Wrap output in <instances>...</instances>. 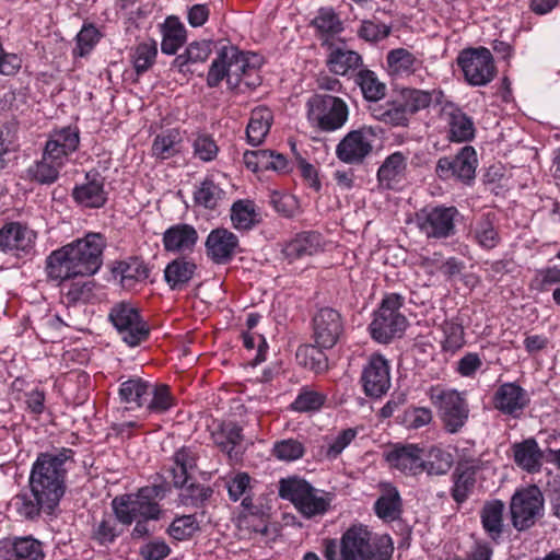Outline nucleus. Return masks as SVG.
I'll return each mask as SVG.
<instances>
[{"instance_id":"f8f14e48","label":"nucleus","mask_w":560,"mask_h":560,"mask_svg":"<svg viewBox=\"0 0 560 560\" xmlns=\"http://www.w3.org/2000/svg\"><path fill=\"white\" fill-rule=\"evenodd\" d=\"M458 215L454 206L425 207L416 214V224L428 240H446L456 234Z\"/></svg>"},{"instance_id":"4468645a","label":"nucleus","mask_w":560,"mask_h":560,"mask_svg":"<svg viewBox=\"0 0 560 560\" xmlns=\"http://www.w3.org/2000/svg\"><path fill=\"white\" fill-rule=\"evenodd\" d=\"M456 61L465 80L474 86L487 85L497 74L493 56L486 47L463 49Z\"/></svg>"},{"instance_id":"a19ab883","label":"nucleus","mask_w":560,"mask_h":560,"mask_svg":"<svg viewBox=\"0 0 560 560\" xmlns=\"http://www.w3.org/2000/svg\"><path fill=\"white\" fill-rule=\"evenodd\" d=\"M161 50L165 55H175L186 42L185 26L175 16H168L162 25Z\"/></svg>"},{"instance_id":"f704fd0d","label":"nucleus","mask_w":560,"mask_h":560,"mask_svg":"<svg viewBox=\"0 0 560 560\" xmlns=\"http://www.w3.org/2000/svg\"><path fill=\"white\" fill-rule=\"evenodd\" d=\"M88 182L78 185L72 190L74 201L86 208H101L105 205L107 197L104 190V184L101 179L86 175Z\"/></svg>"},{"instance_id":"4be33fe9","label":"nucleus","mask_w":560,"mask_h":560,"mask_svg":"<svg viewBox=\"0 0 560 560\" xmlns=\"http://www.w3.org/2000/svg\"><path fill=\"white\" fill-rule=\"evenodd\" d=\"M9 506L16 515L26 521H36L42 513L51 515L57 508L54 502L36 494L34 489H30V491L24 490L15 494L11 499Z\"/></svg>"},{"instance_id":"f257e3e1","label":"nucleus","mask_w":560,"mask_h":560,"mask_svg":"<svg viewBox=\"0 0 560 560\" xmlns=\"http://www.w3.org/2000/svg\"><path fill=\"white\" fill-rule=\"evenodd\" d=\"M105 247L104 235L91 232L52 250L45 261L48 279L62 282L95 275L103 265Z\"/></svg>"},{"instance_id":"2eb2a0df","label":"nucleus","mask_w":560,"mask_h":560,"mask_svg":"<svg viewBox=\"0 0 560 560\" xmlns=\"http://www.w3.org/2000/svg\"><path fill=\"white\" fill-rule=\"evenodd\" d=\"M37 233L26 224L12 221L0 229V250L16 258L35 255Z\"/></svg>"},{"instance_id":"4d7b16f0","label":"nucleus","mask_w":560,"mask_h":560,"mask_svg":"<svg viewBox=\"0 0 560 560\" xmlns=\"http://www.w3.org/2000/svg\"><path fill=\"white\" fill-rule=\"evenodd\" d=\"M12 551L18 560H42L44 558L42 542L31 536L15 538Z\"/></svg>"},{"instance_id":"a878e982","label":"nucleus","mask_w":560,"mask_h":560,"mask_svg":"<svg viewBox=\"0 0 560 560\" xmlns=\"http://www.w3.org/2000/svg\"><path fill=\"white\" fill-rule=\"evenodd\" d=\"M514 463L523 470L534 474L541 469L546 453L534 438L525 439L512 445Z\"/></svg>"},{"instance_id":"f3484780","label":"nucleus","mask_w":560,"mask_h":560,"mask_svg":"<svg viewBox=\"0 0 560 560\" xmlns=\"http://www.w3.org/2000/svg\"><path fill=\"white\" fill-rule=\"evenodd\" d=\"M477 164L475 149L466 145L453 156L440 158L435 166V174L443 180L457 179L468 183L475 178Z\"/></svg>"},{"instance_id":"1a4fd4ad","label":"nucleus","mask_w":560,"mask_h":560,"mask_svg":"<svg viewBox=\"0 0 560 560\" xmlns=\"http://www.w3.org/2000/svg\"><path fill=\"white\" fill-rule=\"evenodd\" d=\"M428 394L444 429L452 434L459 432L469 418V406L465 396L455 389L440 386H432Z\"/></svg>"},{"instance_id":"c03bdc74","label":"nucleus","mask_w":560,"mask_h":560,"mask_svg":"<svg viewBox=\"0 0 560 560\" xmlns=\"http://www.w3.org/2000/svg\"><path fill=\"white\" fill-rule=\"evenodd\" d=\"M114 272L120 276V283L124 288L130 289L137 282L143 281L149 277L150 270L139 258H129L119 261Z\"/></svg>"},{"instance_id":"2f4dec72","label":"nucleus","mask_w":560,"mask_h":560,"mask_svg":"<svg viewBox=\"0 0 560 560\" xmlns=\"http://www.w3.org/2000/svg\"><path fill=\"white\" fill-rule=\"evenodd\" d=\"M469 235L481 248L487 250L494 248L501 241L495 226V214L483 213L476 219L470 225Z\"/></svg>"},{"instance_id":"09e8293b","label":"nucleus","mask_w":560,"mask_h":560,"mask_svg":"<svg viewBox=\"0 0 560 560\" xmlns=\"http://www.w3.org/2000/svg\"><path fill=\"white\" fill-rule=\"evenodd\" d=\"M63 166L43 152L42 159L31 165L27 173L32 180L42 185H50L58 179Z\"/></svg>"},{"instance_id":"7c9ffc66","label":"nucleus","mask_w":560,"mask_h":560,"mask_svg":"<svg viewBox=\"0 0 560 560\" xmlns=\"http://www.w3.org/2000/svg\"><path fill=\"white\" fill-rule=\"evenodd\" d=\"M174 465L168 469L172 482L176 488H184L190 475L197 468L198 455L194 448L183 446L173 456Z\"/></svg>"},{"instance_id":"c85d7f7f","label":"nucleus","mask_w":560,"mask_h":560,"mask_svg":"<svg viewBox=\"0 0 560 560\" xmlns=\"http://www.w3.org/2000/svg\"><path fill=\"white\" fill-rule=\"evenodd\" d=\"M324 240L320 233L307 231L296 234L283 248V254L289 259H300L313 256L323 250Z\"/></svg>"},{"instance_id":"20e7f679","label":"nucleus","mask_w":560,"mask_h":560,"mask_svg":"<svg viewBox=\"0 0 560 560\" xmlns=\"http://www.w3.org/2000/svg\"><path fill=\"white\" fill-rule=\"evenodd\" d=\"M118 397L125 405L124 411L144 408L149 415H160L175 406V397L166 384H152L138 376L120 384Z\"/></svg>"},{"instance_id":"5fc2aeb1","label":"nucleus","mask_w":560,"mask_h":560,"mask_svg":"<svg viewBox=\"0 0 560 560\" xmlns=\"http://www.w3.org/2000/svg\"><path fill=\"white\" fill-rule=\"evenodd\" d=\"M223 190L212 178H205L194 192L196 205L206 209H214L223 196Z\"/></svg>"},{"instance_id":"c9c22d12","label":"nucleus","mask_w":560,"mask_h":560,"mask_svg":"<svg viewBox=\"0 0 560 560\" xmlns=\"http://www.w3.org/2000/svg\"><path fill=\"white\" fill-rule=\"evenodd\" d=\"M312 25L316 28L324 47L329 46L330 39L343 31L342 21L335 10L329 7L320 8L317 11Z\"/></svg>"},{"instance_id":"423d86ee","label":"nucleus","mask_w":560,"mask_h":560,"mask_svg":"<svg viewBox=\"0 0 560 560\" xmlns=\"http://www.w3.org/2000/svg\"><path fill=\"white\" fill-rule=\"evenodd\" d=\"M278 493L281 499L292 502L295 509L307 518L324 515L331 502L330 493L314 488L298 476L280 479Z\"/></svg>"},{"instance_id":"e433bc0d","label":"nucleus","mask_w":560,"mask_h":560,"mask_svg":"<svg viewBox=\"0 0 560 560\" xmlns=\"http://www.w3.org/2000/svg\"><path fill=\"white\" fill-rule=\"evenodd\" d=\"M197 266L192 260L176 258L167 264L164 279L172 290H183L194 278Z\"/></svg>"},{"instance_id":"37998d69","label":"nucleus","mask_w":560,"mask_h":560,"mask_svg":"<svg viewBox=\"0 0 560 560\" xmlns=\"http://www.w3.org/2000/svg\"><path fill=\"white\" fill-rule=\"evenodd\" d=\"M387 63L392 73L399 77L413 74L422 67V61L404 48L390 50L387 55Z\"/></svg>"},{"instance_id":"79ce46f5","label":"nucleus","mask_w":560,"mask_h":560,"mask_svg":"<svg viewBox=\"0 0 560 560\" xmlns=\"http://www.w3.org/2000/svg\"><path fill=\"white\" fill-rule=\"evenodd\" d=\"M231 221L236 230L248 231L260 222V214L254 201L241 199L232 205Z\"/></svg>"},{"instance_id":"412c9836","label":"nucleus","mask_w":560,"mask_h":560,"mask_svg":"<svg viewBox=\"0 0 560 560\" xmlns=\"http://www.w3.org/2000/svg\"><path fill=\"white\" fill-rule=\"evenodd\" d=\"M529 401L528 393L512 382L500 385L492 397L494 409L513 418H518Z\"/></svg>"},{"instance_id":"9d476101","label":"nucleus","mask_w":560,"mask_h":560,"mask_svg":"<svg viewBox=\"0 0 560 560\" xmlns=\"http://www.w3.org/2000/svg\"><path fill=\"white\" fill-rule=\"evenodd\" d=\"M545 498L541 490L535 486L517 489L511 497L509 511L513 527L523 532L533 527L544 515Z\"/></svg>"},{"instance_id":"6ab92c4d","label":"nucleus","mask_w":560,"mask_h":560,"mask_svg":"<svg viewBox=\"0 0 560 560\" xmlns=\"http://www.w3.org/2000/svg\"><path fill=\"white\" fill-rule=\"evenodd\" d=\"M312 325L313 339L324 349H331L336 346L345 330L341 314L331 307L318 310L313 317Z\"/></svg>"},{"instance_id":"69168bd1","label":"nucleus","mask_w":560,"mask_h":560,"mask_svg":"<svg viewBox=\"0 0 560 560\" xmlns=\"http://www.w3.org/2000/svg\"><path fill=\"white\" fill-rule=\"evenodd\" d=\"M194 156L202 162L213 161L219 153V147L209 135H198L192 142Z\"/></svg>"},{"instance_id":"49530a36","label":"nucleus","mask_w":560,"mask_h":560,"mask_svg":"<svg viewBox=\"0 0 560 560\" xmlns=\"http://www.w3.org/2000/svg\"><path fill=\"white\" fill-rule=\"evenodd\" d=\"M211 42H194L190 43L185 51L177 55L172 62V67L179 72L185 73L186 67L190 63L205 62L211 54Z\"/></svg>"},{"instance_id":"0e129e2a","label":"nucleus","mask_w":560,"mask_h":560,"mask_svg":"<svg viewBox=\"0 0 560 560\" xmlns=\"http://www.w3.org/2000/svg\"><path fill=\"white\" fill-rule=\"evenodd\" d=\"M326 397L313 389L302 388L291 408L299 412H308L318 410L325 402Z\"/></svg>"},{"instance_id":"a211bd4d","label":"nucleus","mask_w":560,"mask_h":560,"mask_svg":"<svg viewBox=\"0 0 560 560\" xmlns=\"http://www.w3.org/2000/svg\"><path fill=\"white\" fill-rule=\"evenodd\" d=\"M360 382L368 397L380 398L390 388V368L380 353L370 355L361 373Z\"/></svg>"},{"instance_id":"9b49d317","label":"nucleus","mask_w":560,"mask_h":560,"mask_svg":"<svg viewBox=\"0 0 560 560\" xmlns=\"http://www.w3.org/2000/svg\"><path fill=\"white\" fill-rule=\"evenodd\" d=\"M404 301V296L398 293H390L383 299L370 325L371 335L376 341L386 343L402 334L407 326L406 317L399 312Z\"/></svg>"},{"instance_id":"680f3d73","label":"nucleus","mask_w":560,"mask_h":560,"mask_svg":"<svg viewBox=\"0 0 560 560\" xmlns=\"http://www.w3.org/2000/svg\"><path fill=\"white\" fill-rule=\"evenodd\" d=\"M199 523L195 515H182L168 526V535L176 540L189 539L199 530Z\"/></svg>"},{"instance_id":"3c124183","label":"nucleus","mask_w":560,"mask_h":560,"mask_svg":"<svg viewBox=\"0 0 560 560\" xmlns=\"http://www.w3.org/2000/svg\"><path fill=\"white\" fill-rule=\"evenodd\" d=\"M452 465V454L440 447H431L427 454H423V471L429 476L445 475Z\"/></svg>"},{"instance_id":"8fccbe9b","label":"nucleus","mask_w":560,"mask_h":560,"mask_svg":"<svg viewBox=\"0 0 560 560\" xmlns=\"http://www.w3.org/2000/svg\"><path fill=\"white\" fill-rule=\"evenodd\" d=\"M372 115L380 121L394 127H406L409 124V114L401 101L387 102L383 106L372 108Z\"/></svg>"},{"instance_id":"f03ea898","label":"nucleus","mask_w":560,"mask_h":560,"mask_svg":"<svg viewBox=\"0 0 560 560\" xmlns=\"http://www.w3.org/2000/svg\"><path fill=\"white\" fill-rule=\"evenodd\" d=\"M74 464V451L68 447L39 453L31 469L28 488L58 506L66 493L67 475Z\"/></svg>"},{"instance_id":"aec40b11","label":"nucleus","mask_w":560,"mask_h":560,"mask_svg":"<svg viewBox=\"0 0 560 560\" xmlns=\"http://www.w3.org/2000/svg\"><path fill=\"white\" fill-rule=\"evenodd\" d=\"M80 143L78 127L67 126L54 129L45 143L44 153L57 164L66 165L69 156L75 152Z\"/></svg>"},{"instance_id":"bb28decb","label":"nucleus","mask_w":560,"mask_h":560,"mask_svg":"<svg viewBox=\"0 0 560 560\" xmlns=\"http://www.w3.org/2000/svg\"><path fill=\"white\" fill-rule=\"evenodd\" d=\"M408 156L396 151L389 154L377 170V182L381 187L395 189L404 179L407 172Z\"/></svg>"},{"instance_id":"338daca9","label":"nucleus","mask_w":560,"mask_h":560,"mask_svg":"<svg viewBox=\"0 0 560 560\" xmlns=\"http://www.w3.org/2000/svg\"><path fill=\"white\" fill-rule=\"evenodd\" d=\"M540 290H552V300L560 306V269L557 267L546 268L540 271Z\"/></svg>"},{"instance_id":"72a5a7b5","label":"nucleus","mask_w":560,"mask_h":560,"mask_svg":"<svg viewBox=\"0 0 560 560\" xmlns=\"http://www.w3.org/2000/svg\"><path fill=\"white\" fill-rule=\"evenodd\" d=\"M197 240V231L189 224L173 225L163 234V244L167 252L191 250Z\"/></svg>"},{"instance_id":"a18cd8bd","label":"nucleus","mask_w":560,"mask_h":560,"mask_svg":"<svg viewBox=\"0 0 560 560\" xmlns=\"http://www.w3.org/2000/svg\"><path fill=\"white\" fill-rule=\"evenodd\" d=\"M354 82L369 102H377L386 95L385 83L370 69H360L354 75Z\"/></svg>"},{"instance_id":"6e6d98bb","label":"nucleus","mask_w":560,"mask_h":560,"mask_svg":"<svg viewBox=\"0 0 560 560\" xmlns=\"http://www.w3.org/2000/svg\"><path fill=\"white\" fill-rule=\"evenodd\" d=\"M305 454V445L299 439H283L275 442L272 455L281 462H294L302 458Z\"/></svg>"},{"instance_id":"de8ad7c7","label":"nucleus","mask_w":560,"mask_h":560,"mask_svg":"<svg viewBox=\"0 0 560 560\" xmlns=\"http://www.w3.org/2000/svg\"><path fill=\"white\" fill-rule=\"evenodd\" d=\"M326 349L315 345H302L296 350V360L299 364L314 371L322 373L328 368V358L324 352Z\"/></svg>"},{"instance_id":"7ed1b4c3","label":"nucleus","mask_w":560,"mask_h":560,"mask_svg":"<svg viewBox=\"0 0 560 560\" xmlns=\"http://www.w3.org/2000/svg\"><path fill=\"white\" fill-rule=\"evenodd\" d=\"M165 497V489L160 485L140 488L137 492L117 495L112 501L114 514L120 524L130 526L135 523L131 536L141 538L150 533L148 523L159 521L163 514L160 501Z\"/></svg>"},{"instance_id":"dca6fc26","label":"nucleus","mask_w":560,"mask_h":560,"mask_svg":"<svg viewBox=\"0 0 560 560\" xmlns=\"http://www.w3.org/2000/svg\"><path fill=\"white\" fill-rule=\"evenodd\" d=\"M373 127L363 126L349 131L336 145V156L349 165H360L373 151L376 138Z\"/></svg>"},{"instance_id":"13d9d810","label":"nucleus","mask_w":560,"mask_h":560,"mask_svg":"<svg viewBox=\"0 0 560 560\" xmlns=\"http://www.w3.org/2000/svg\"><path fill=\"white\" fill-rule=\"evenodd\" d=\"M242 428L234 422H226L221 425V431L214 435L217 445L232 456L234 448L242 442Z\"/></svg>"},{"instance_id":"58836bf2","label":"nucleus","mask_w":560,"mask_h":560,"mask_svg":"<svg viewBox=\"0 0 560 560\" xmlns=\"http://www.w3.org/2000/svg\"><path fill=\"white\" fill-rule=\"evenodd\" d=\"M504 510V503L495 499L487 501L480 511L482 527L492 539L500 538L503 533Z\"/></svg>"},{"instance_id":"6e6552de","label":"nucleus","mask_w":560,"mask_h":560,"mask_svg":"<svg viewBox=\"0 0 560 560\" xmlns=\"http://www.w3.org/2000/svg\"><path fill=\"white\" fill-rule=\"evenodd\" d=\"M306 107L308 122L325 132L342 128L349 117L347 103L328 94H314L307 100Z\"/></svg>"},{"instance_id":"774afa93","label":"nucleus","mask_w":560,"mask_h":560,"mask_svg":"<svg viewBox=\"0 0 560 560\" xmlns=\"http://www.w3.org/2000/svg\"><path fill=\"white\" fill-rule=\"evenodd\" d=\"M94 282L88 280H78L70 283L65 296L69 303L86 302L92 296Z\"/></svg>"},{"instance_id":"b1692460","label":"nucleus","mask_w":560,"mask_h":560,"mask_svg":"<svg viewBox=\"0 0 560 560\" xmlns=\"http://www.w3.org/2000/svg\"><path fill=\"white\" fill-rule=\"evenodd\" d=\"M238 247V237L224 228L212 230L206 240L207 256L214 264H226Z\"/></svg>"},{"instance_id":"39448f33","label":"nucleus","mask_w":560,"mask_h":560,"mask_svg":"<svg viewBox=\"0 0 560 560\" xmlns=\"http://www.w3.org/2000/svg\"><path fill=\"white\" fill-rule=\"evenodd\" d=\"M393 552L389 535L373 534L363 524L351 525L340 538L341 560H390Z\"/></svg>"},{"instance_id":"ea45409f","label":"nucleus","mask_w":560,"mask_h":560,"mask_svg":"<svg viewBox=\"0 0 560 560\" xmlns=\"http://www.w3.org/2000/svg\"><path fill=\"white\" fill-rule=\"evenodd\" d=\"M476 471L477 468L468 463H460L456 467L453 474L452 497L457 503L465 502L472 492L476 483Z\"/></svg>"},{"instance_id":"603ef678","label":"nucleus","mask_w":560,"mask_h":560,"mask_svg":"<svg viewBox=\"0 0 560 560\" xmlns=\"http://www.w3.org/2000/svg\"><path fill=\"white\" fill-rule=\"evenodd\" d=\"M158 44L155 40L139 43L131 52V61L138 75L147 72L155 62Z\"/></svg>"},{"instance_id":"cd10ccee","label":"nucleus","mask_w":560,"mask_h":560,"mask_svg":"<svg viewBox=\"0 0 560 560\" xmlns=\"http://www.w3.org/2000/svg\"><path fill=\"white\" fill-rule=\"evenodd\" d=\"M380 489L381 495L374 503L375 514L385 522L400 518L402 500L398 489L388 482L381 483Z\"/></svg>"},{"instance_id":"393cba45","label":"nucleus","mask_w":560,"mask_h":560,"mask_svg":"<svg viewBox=\"0 0 560 560\" xmlns=\"http://www.w3.org/2000/svg\"><path fill=\"white\" fill-rule=\"evenodd\" d=\"M326 47L329 50L326 66L331 73L348 77L355 71L358 72L363 66V59L359 52L337 46L334 43H329V46Z\"/></svg>"},{"instance_id":"c756f323","label":"nucleus","mask_w":560,"mask_h":560,"mask_svg":"<svg viewBox=\"0 0 560 560\" xmlns=\"http://www.w3.org/2000/svg\"><path fill=\"white\" fill-rule=\"evenodd\" d=\"M184 137L179 129L172 128L156 135L152 142L151 154L155 160L165 161L180 154Z\"/></svg>"},{"instance_id":"0eeeda50","label":"nucleus","mask_w":560,"mask_h":560,"mask_svg":"<svg viewBox=\"0 0 560 560\" xmlns=\"http://www.w3.org/2000/svg\"><path fill=\"white\" fill-rule=\"evenodd\" d=\"M252 65L247 55L237 47L223 45L210 65L207 85L217 88L225 79L229 89L242 91V75Z\"/></svg>"},{"instance_id":"e2e57ef3","label":"nucleus","mask_w":560,"mask_h":560,"mask_svg":"<svg viewBox=\"0 0 560 560\" xmlns=\"http://www.w3.org/2000/svg\"><path fill=\"white\" fill-rule=\"evenodd\" d=\"M118 522L116 515H105L100 522L95 523L93 538L101 545L113 542L120 535Z\"/></svg>"},{"instance_id":"4c0bfd02","label":"nucleus","mask_w":560,"mask_h":560,"mask_svg":"<svg viewBox=\"0 0 560 560\" xmlns=\"http://www.w3.org/2000/svg\"><path fill=\"white\" fill-rule=\"evenodd\" d=\"M273 116L267 107H257L252 110L246 128L247 142L252 145H259L269 133Z\"/></svg>"},{"instance_id":"bf43d9fd","label":"nucleus","mask_w":560,"mask_h":560,"mask_svg":"<svg viewBox=\"0 0 560 560\" xmlns=\"http://www.w3.org/2000/svg\"><path fill=\"white\" fill-rule=\"evenodd\" d=\"M101 39L98 30L92 25H83L81 31L75 36V47L72 50L73 57H85L96 46Z\"/></svg>"},{"instance_id":"052dcab7","label":"nucleus","mask_w":560,"mask_h":560,"mask_svg":"<svg viewBox=\"0 0 560 560\" xmlns=\"http://www.w3.org/2000/svg\"><path fill=\"white\" fill-rule=\"evenodd\" d=\"M441 328L444 335L442 341L443 350L454 352L464 346V328L459 322L447 319L442 324Z\"/></svg>"},{"instance_id":"5701e85b","label":"nucleus","mask_w":560,"mask_h":560,"mask_svg":"<svg viewBox=\"0 0 560 560\" xmlns=\"http://www.w3.org/2000/svg\"><path fill=\"white\" fill-rule=\"evenodd\" d=\"M385 458L392 468L405 475L423 472V451L415 444L396 445L386 453Z\"/></svg>"},{"instance_id":"864d4df0","label":"nucleus","mask_w":560,"mask_h":560,"mask_svg":"<svg viewBox=\"0 0 560 560\" xmlns=\"http://www.w3.org/2000/svg\"><path fill=\"white\" fill-rule=\"evenodd\" d=\"M434 94L435 90L425 91L407 88L401 90L400 101L410 116L422 109L428 108L433 101Z\"/></svg>"},{"instance_id":"473e14b6","label":"nucleus","mask_w":560,"mask_h":560,"mask_svg":"<svg viewBox=\"0 0 560 560\" xmlns=\"http://www.w3.org/2000/svg\"><path fill=\"white\" fill-rule=\"evenodd\" d=\"M448 126V139L453 142H467L475 137L472 119L462 109L451 106L444 109Z\"/></svg>"},{"instance_id":"ddd939ff","label":"nucleus","mask_w":560,"mask_h":560,"mask_svg":"<svg viewBox=\"0 0 560 560\" xmlns=\"http://www.w3.org/2000/svg\"><path fill=\"white\" fill-rule=\"evenodd\" d=\"M108 318L118 335L130 347H136L149 337V327L142 319L139 310L130 302L116 303L108 314Z\"/></svg>"}]
</instances>
